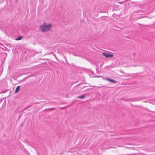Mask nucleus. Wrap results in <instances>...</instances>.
Here are the masks:
<instances>
[{"label": "nucleus", "instance_id": "1", "mask_svg": "<svg viewBox=\"0 0 155 155\" xmlns=\"http://www.w3.org/2000/svg\"><path fill=\"white\" fill-rule=\"evenodd\" d=\"M52 26V24L51 23L44 22L40 26L39 28L42 32H47L51 30Z\"/></svg>", "mask_w": 155, "mask_h": 155}, {"label": "nucleus", "instance_id": "2", "mask_svg": "<svg viewBox=\"0 0 155 155\" xmlns=\"http://www.w3.org/2000/svg\"><path fill=\"white\" fill-rule=\"evenodd\" d=\"M105 57L108 58H111L113 57V55L110 54H108L105 53H103L102 54Z\"/></svg>", "mask_w": 155, "mask_h": 155}, {"label": "nucleus", "instance_id": "3", "mask_svg": "<svg viewBox=\"0 0 155 155\" xmlns=\"http://www.w3.org/2000/svg\"><path fill=\"white\" fill-rule=\"evenodd\" d=\"M103 79H105L107 80L108 81H110V82H113L114 83H116V81H114L112 79H110L108 78H107L105 79L103 78Z\"/></svg>", "mask_w": 155, "mask_h": 155}, {"label": "nucleus", "instance_id": "4", "mask_svg": "<svg viewBox=\"0 0 155 155\" xmlns=\"http://www.w3.org/2000/svg\"><path fill=\"white\" fill-rule=\"evenodd\" d=\"M85 95H83L81 96H78L77 97V98L81 99H83L85 97Z\"/></svg>", "mask_w": 155, "mask_h": 155}, {"label": "nucleus", "instance_id": "5", "mask_svg": "<svg viewBox=\"0 0 155 155\" xmlns=\"http://www.w3.org/2000/svg\"><path fill=\"white\" fill-rule=\"evenodd\" d=\"M20 88V86H18L16 87L15 91V93H17L18 91L19 90Z\"/></svg>", "mask_w": 155, "mask_h": 155}, {"label": "nucleus", "instance_id": "6", "mask_svg": "<svg viewBox=\"0 0 155 155\" xmlns=\"http://www.w3.org/2000/svg\"><path fill=\"white\" fill-rule=\"evenodd\" d=\"M131 64L132 66H134V67H136V66L140 65H139L137 64L136 63H134L133 62L131 63Z\"/></svg>", "mask_w": 155, "mask_h": 155}, {"label": "nucleus", "instance_id": "7", "mask_svg": "<svg viewBox=\"0 0 155 155\" xmlns=\"http://www.w3.org/2000/svg\"><path fill=\"white\" fill-rule=\"evenodd\" d=\"M21 38V37H19L16 39V40H20Z\"/></svg>", "mask_w": 155, "mask_h": 155}]
</instances>
